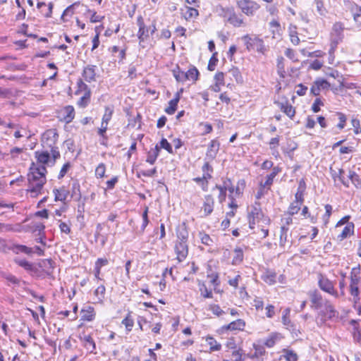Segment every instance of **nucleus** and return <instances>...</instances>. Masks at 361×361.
Segmentation results:
<instances>
[{
	"label": "nucleus",
	"instance_id": "42",
	"mask_svg": "<svg viewBox=\"0 0 361 361\" xmlns=\"http://www.w3.org/2000/svg\"><path fill=\"white\" fill-rule=\"evenodd\" d=\"M303 202H300L298 201L294 200L288 208V213L290 215H294L295 214H298L299 210L300 209V207Z\"/></svg>",
	"mask_w": 361,
	"mask_h": 361
},
{
	"label": "nucleus",
	"instance_id": "5",
	"mask_svg": "<svg viewBox=\"0 0 361 361\" xmlns=\"http://www.w3.org/2000/svg\"><path fill=\"white\" fill-rule=\"evenodd\" d=\"M317 281L318 286L322 291L336 298H338V293L335 288L334 283L329 280L325 275L322 273H318Z\"/></svg>",
	"mask_w": 361,
	"mask_h": 361
},
{
	"label": "nucleus",
	"instance_id": "53",
	"mask_svg": "<svg viewBox=\"0 0 361 361\" xmlns=\"http://www.w3.org/2000/svg\"><path fill=\"white\" fill-rule=\"evenodd\" d=\"M348 178L351 180L352 183L356 186L358 187L361 185V180L360 179L359 176L354 171H350Z\"/></svg>",
	"mask_w": 361,
	"mask_h": 361
},
{
	"label": "nucleus",
	"instance_id": "39",
	"mask_svg": "<svg viewBox=\"0 0 361 361\" xmlns=\"http://www.w3.org/2000/svg\"><path fill=\"white\" fill-rule=\"evenodd\" d=\"M296 29L297 27L295 25H290L289 27V35L290 37V41L295 45H298L300 42V39L298 36Z\"/></svg>",
	"mask_w": 361,
	"mask_h": 361
},
{
	"label": "nucleus",
	"instance_id": "55",
	"mask_svg": "<svg viewBox=\"0 0 361 361\" xmlns=\"http://www.w3.org/2000/svg\"><path fill=\"white\" fill-rule=\"evenodd\" d=\"M336 115L338 116V118L339 120V123H338L337 127L340 130H342L344 128V127L345 126L347 118H346L345 115L341 112H337Z\"/></svg>",
	"mask_w": 361,
	"mask_h": 361
},
{
	"label": "nucleus",
	"instance_id": "50",
	"mask_svg": "<svg viewBox=\"0 0 361 361\" xmlns=\"http://www.w3.org/2000/svg\"><path fill=\"white\" fill-rule=\"evenodd\" d=\"M209 310H210L214 315L220 317L225 314V312L218 305H210L209 306Z\"/></svg>",
	"mask_w": 361,
	"mask_h": 361
},
{
	"label": "nucleus",
	"instance_id": "40",
	"mask_svg": "<svg viewBox=\"0 0 361 361\" xmlns=\"http://www.w3.org/2000/svg\"><path fill=\"white\" fill-rule=\"evenodd\" d=\"M203 172V178H212V173L213 172L212 166L209 164L208 161L205 162L202 168Z\"/></svg>",
	"mask_w": 361,
	"mask_h": 361
},
{
	"label": "nucleus",
	"instance_id": "34",
	"mask_svg": "<svg viewBox=\"0 0 361 361\" xmlns=\"http://www.w3.org/2000/svg\"><path fill=\"white\" fill-rule=\"evenodd\" d=\"M183 17L186 20L191 18H195L199 16V12L196 8L186 6L185 12L183 13Z\"/></svg>",
	"mask_w": 361,
	"mask_h": 361
},
{
	"label": "nucleus",
	"instance_id": "20",
	"mask_svg": "<svg viewBox=\"0 0 361 361\" xmlns=\"http://www.w3.org/2000/svg\"><path fill=\"white\" fill-rule=\"evenodd\" d=\"M61 114L62 115V120L66 123H71L75 118V109L72 106H65L62 109Z\"/></svg>",
	"mask_w": 361,
	"mask_h": 361
},
{
	"label": "nucleus",
	"instance_id": "38",
	"mask_svg": "<svg viewBox=\"0 0 361 361\" xmlns=\"http://www.w3.org/2000/svg\"><path fill=\"white\" fill-rule=\"evenodd\" d=\"M314 4L318 14L322 17H325L328 13L324 5L322 0H314Z\"/></svg>",
	"mask_w": 361,
	"mask_h": 361
},
{
	"label": "nucleus",
	"instance_id": "52",
	"mask_svg": "<svg viewBox=\"0 0 361 361\" xmlns=\"http://www.w3.org/2000/svg\"><path fill=\"white\" fill-rule=\"evenodd\" d=\"M106 172V166L104 164H99L95 169V176L98 178H102L104 176Z\"/></svg>",
	"mask_w": 361,
	"mask_h": 361
},
{
	"label": "nucleus",
	"instance_id": "30",
	"mask_svg": "<svg viewBox=\"0 0 361 361\" xmlns=\"http://www.w3.org/2000/svg\"><path fill=\"white\" fill-rule=\"evenodd\" d=\"M243 260V251L240 247H236L233 252L232 264H240Z\"/></svg>",
	"mask_w": 361,
	"mask_h": 361
},
{
	"label": "nucleus",
	"instance_id": "19",
	"mask_svg": "<svg viewBox=\"0 0 361 361\" xmlns=\"http://www.w3.org/2000/svg\"><path fill=\"white\" fill-rule=\"evenodd\" d=\"M261 279L269 285H274L276 282V273L271 269H266L262 272Z\"/></svg>",
	"mask_w": 361,
	"mask_h": 361
},
{
	"label": "nucleus",
	"instance_id": "58",
	"mask_svg": "<svg viewBox=\"0 0 361 361\" xmlns=\"http://www.w3.org/2000/svg\"><path fill=\"white\" fill-rule=\"evenodd\" d=\"M188 233V231L185 229H182L181 231H179L177 233L178 237V242H184L187 243Z\"/></svg>",
	"mask_w": 361,
	"mask_h": 361
},
{
	"label": "nucleus",
	"instance_id": "4",
	"mask_svg": "<svg viewBox=\"0 0 361 361\" xmlns=\"http://www.w3.org/2000/svg\"><path fill=\"white\" fill-rule=\"evenodd\" d=\"M248 51L256 50L257 52L264 54L266 48L262 39L257 36L245 35L242 37Z\"/></svg>",
	"mask_w": 361,
	"mask_h": 361
},
{
	"label": "nucleus",
	"instance_id": "11",
	"mask_svg": "<svg viewBox=\"0 0 361 361\" xmlns=\"http://www.w3.org/2000/svg\"><path fill=\"white\" fill-rule=\"evenodd\" d=\"M330 87L329 82L322 78H318L312 85L310 93L314 96L319 95L322 90H328Z\"/></svg>",
	"mask_w": 361,
	"mask_h": 361
},
{
	"label": "nucleus",
	"instance_id": "45",
	"mask_svg": "<svg viewBox=\"0 0 361 361\" xmlns=\"http://www.w3.org/2000/svg\"><path fill=\"white\" fill-rule=\"evenodd\" d=\"M269 26L273 34V37H276V35H280V24L277 20H273L269 23Z\"/></svg>",
	"mask_w": 361,
	"mask_h": 361
},
{
	"label": "nucleus",
	"instance_id": "61",
	"mask_svg": "<svg viewBox=\"0 0 361 361\" xmlns=\"http://www.w3.org/2000/svg\"><path fill=\"white\" fill-rule=\"evenodd\" d=\"M215 83L217 85H224V74L222 72H218L215 74L214 78Z\"/></svg>",
	"mask_w": 361,
	"mask_h": 361
},
{
	"label": "nucleus",
	"instance_id": "44",
	"mask_svg": "<svg viewBox=\"0 0 361 361\" xmlns=\"http://www.w3.org/2000/svg\"><path fill=\"white\" fill-rule=\"evenodd\" d=\"M91 96V92H87L84 95L78 100V105L80 107L84 108L87 106L90 102Z\"/></svg>",
	"mask_w": 361,
	"mask_h": 361
},
{
	"label": "nucleus",
	"instance_id": "57",
	"mask_svg": "<svg viewBox=\"0 0 361 361\" xmlns=\"http://www.w3.org/2000/svg\"><path fill=\"white\" fill-rule=\"evenodd\" d=\"M173 75L178 82H184V71H180L178 67L173 71Z\"/></svg>",
	"mask_w": 361,
	"mask_h": 361
},
{
	"label": "nucleus",
	"instance_id": "18",
	"mask_svg": "<svg viewBox=\"0 0 361 361\" xmlns=\"http://www.w3.org/2000/svg\"><path fill=\"white\" fill-rule=\"evenodd\" d=\"M80 340L83 343V345L85 349L89 351L90 353L96 355V344L92 337L90 335H85Z\"/></svg>",
	"mask_w": 361,
	"mask_h": 361
},
{
	"label": "nucleus",
	"instance_id": "15",
	"mask_svg": "<svg viewBox=\"0 0 361 361\" xmlns=\"http://www.w3.org/2000/svg\"><path fill=\"white\" fill-rule=\"evenodd\" d=\"M96 66L88 65L84 68L82 77L87 82L95 81L96 80Z\"/></svg>",
	"mask_w": 361,
	"mask_h": 361
},
{
	"label": "nucleus",
	"instance_id": "3",
	"mask_svg": "<svg viewBox=\"0 0 361 361\" xmlns=\"http://www.w3.org/2000/svg\"><path fill=\"white\" fill-rule=\"evenodd\" d=\"M339 313L329 300H325L324 308L321 310L316 318L319 325H323L327 320L338 318Z\"/></svg>",
	"mask_w": 361,
	"mask_h": 361
},
{
	"label": "nucleus",
	"instance_id": "64",
	"mask_svg": "<svg viewBox=\"0 0 361 361\" xmlns=\"http://www.w3.org/2000/svg\"><path fill=\"white\" fill-rule=\"evenodd\" d=\"M232 358L233 361H243L240 350H235L232 352Z\"/></svg>",
	"mask_w": 361,
	"mask_h": 361
},
{
	"label": "nucleus",
	"instance_id": "46",
	"mask_svg": "<svg viewBox=\"0 0 361 361\" xmlns=\"http://www.w3.org/2000/svg\"><path fill=\"white\" fill-rule=\"evenodd\" d=\"M325 214L323 215L322 219L325 226L329 224V218L332 213V206L330 204L325 205Z\"/></svg>",
	"mask_w": 361,
	"mask_h": 361
},
{
	"label": "nucleus",
	"instance_id": "17",
	"mask_svg": "<svg viewBox=\"0 0 361 361\" xmlns=\"http://www.w3.org/2000/svg\"><path fill=\"white\" fill-rule=\"evenodd\" d=\"M288 227H286L285 225H282L281 227V233H280V239H279V245L282 247H286L288 244V247L291 245L290 236L288 235Z\"/></svg>",
	"mask_w": 361,
	"mask_h": 361
},
{
	"label": "nucleus",
	"instance_id": "7",
	"mask_svg": "<svg viewBox=\"0 0 361 361\" xmlns=\"http://www.w3.org/2000/svg\"><path fill=\"white\" fill-rule=\"evenodd\" d=\"M237 4L241 11L248 16H254L260 8L257 2L251 0H240Z\"/></svg>",
	"mask_w": 361,
	"mask_h": 361
},
{
	"label": "nucleus",
	"instance_id": "8",
	"mask_svg": "<svg viewBox=\"0 0 361 361\" xmlns=\"http://www.w3.org/2000/svg\"><path fill=\"white\" fill-rule=\"evenodd\" d=\"M223 16L234 27H240L243 24V20L238 16L232 8H222Z\"/></svg>",
	"mask_w": 361,
	"mask_h": 361
},
{
	"label": "nucleus",
	"instance_id": "9",
	"mask_svg": "<svg viewBox=\"0 0 361 361\" xmlns=\"http://www.w3.org/2000/svg\"><path fill=\"white\" fill-rule=\"evenodd\" d=\"M344 25L341 22H336L331 29V40L333 43L338 44L343 39Z\"/></svg>",
	"mask_w": 361,
	"mask_h": 361
},
{
	"label": "nucleus",
	"instance_id": "13",
	"mask_svg": "<svg viewBox=\"0 0 361 361\" xmlns=\"http://www.w3.org/2000/svg\"><path fill=\"white\" fill-rule=\"evenodd\" d=\"M137 24L139 27L137 37L140 40V43H141L145 42V40L149 37V29L145 25L142 16H139L137 17Z\"/></svg>",
	"mask_w": 361,
	"mask_h": 361
},
{
	"label": "nucleus",
	"instance_id": "22",
	"mask_svg": "<svg viewBox=\"0 0 361 361\" xmlns=\"http://www.w3.org/2000/svg\"><path fill=\"white\" fill-rule=\"evenodd\" d=\"M360 281V278L356 274H351L350 275V292L351 295H357V293L360 292L358 285Z\"/></svg>",
	"mask_w": 361,
	"mask_h": 361
},
{
	"label": "nucleus",
	"instance_id": "12",
	"mask_svg": "<svg viewBox=\"0 0 361 361\" xmlns=\"http://www.w3.org/2000/svg\"><path fill=\"white\" fill-rule=\"evenodd\" d=\"M175 252L176 254V259L178 262H183L188 254V248L187 243L176 242L175 245Z\"/></svg>",
	"mask_w": 361,
	"mask_h": 361
},
{
	"label": "nucleus",
	"instance_id": "1",
	"mask_svg": "<svg viewBox=\"0 0 361 361\" xmlns=\"http://www.w3.org/2000/svg\"><path fill=\"white\" fill-rule=\"evenodd\" d=\"M35 157L37 159V163L32 162L30 171L27 174L28 187L26 190L27 193H30V197H36L42 193V190L47 182L46 173L47 172L45 165L51 163L54 164L51 153L47 150L36 151Z\"/></svg>",
	"mask_w": 361,
	"mask_h": 361
},
{
	"label": "nucleus",
	"instance_id": "14",
	"mask_svg": "<svg viewBox=\"0 0 361 361\" xmlns=\"http://www.w3.org/2000/svg\"><path fill=\"white\" fill-rule=\"evenodd\" d=\"M310 301L312 302L311 307L314 310H319L323 305V297L317 290H313L308 292Z\"/></svg>",
	"mask_w": 361,
	"mask_h": 361
},
{
	"label": "nucleus",
	"instance_id": "51",
	"mask_svg": "<svg viewBox=\"0 0 361 361\" xmlns=\"http://www.w3.org/2000/svg\"><path fill=\"white\" fill-rule=\"evenodd\" d=\"M215 188L219 190V202H224L226 197V190H227L226 185H225L224 186H221V185H216Z\"/></svg>",
	"mask_w": 361,
	"mask_h": 361
},
{
	"label": "nucleus",
	"instance_id": "36",
	"mask_svg": "<svg viewBox=\"0 0 361 361\" xmlns=\"http://www.w3.org/2000/svg\"><path fill=\"white\" fill-rule=\"evenodd\" d=\"M114 109L111 106H106L104 114L102 118V123L108 125L112 118Z\"/></svg>",
	"mask_w": 361,
	"mask_h": 361
},
{
	"label": "nucleus",
	"instance_id": "62",
	"mask_svg": "<svg viewBox=\"0 0 361 361\" xmlns=\"http://www.w3.org/2000/svg\"><path fill=\"white\" fill-rule=\"evenodd\" d=\"M252 305L255 307V309L259 310H262L264 307V302L262 298H255L253 300Z\"/></svg>",
	"mask_w": 361,
	"mask_h": 361
},
{
	"label": "nucleus",
	"instance_id": "33",
	"mask_svg": "<svg viewBox=\"0 0 361 361\" xmlns=\"http://www.w3.org/2000/svg\"><path fill=\"white\" fill-rule=\"evenodd\" d=\"M281 110L286 114L289 118H293L295 116V111L292 105L288 102L281 104Z\"/></svg>",
	"mask_w": 361,
	"mask_h": 361
},
{
	"label": "nucleus",
	"instance_id": "47",
	"mask_svg": "<svg viewBox=\"0 0 361 361\" xmlns=\"http://www.w3.org/2000/svg\"><path fill=\"white\" fill-rule=\"evenodd\" d=\"M279 338V334H272L269 336V337H268L265 342H264V344L266 346H267L268 348H271L273 347L275 343H276V340Z\"/></svg>",
	"mask_w": 361,
	"mask_h": 361
},
{
	"label": "nucleus",
	"instance_id": "21",
	"mask_svg": "<svg viewBox=\"0 0 361 361\" xmlns=\"http://www.w3.org/2000/svg\"><path fill=\"white\" fill-rule=\"evenodd\" d=\"M245 326V322L243 319H237L222 327L223 330L243 331Z\"/></svg>",
	"mask_w": 361,
	"mask_h": 361
},
{
	"label": "nucleus",
	"instance_id": "26",
	"mask_svg": "<svg viewBox=\"0 0 361 361\" xmlns=\"http://www.w3.org/2000/svg\"><path fill=\"white\" fill-rule=\"evenodd\" d=\"M306 189V184L303 179L300 180L298 183V188L295 195V200L300 202H304V192Z\"/></svg>",
	"mask_w": 361,
	"mask_h": 361
},
{
	"label": "nucleus",
	"instance_id": "28",
	"mask_svg": "<svg viewBox=\"0 0 361 361\" xmlns=\"http://www.w3.org/2000/svg\"><path fill=\"white\" fill-rule=\"evenodd\" d=\"M354 224L348 223L343 229L342 232L338 235V240H343L353 233Z\"/></svg>",
	"mask_w": 361,
	"mask_h": 361
},
{
	"label": "nucleus",
	"instance_id": "29",
	"mask_svg": "<svg viewBox=\"0 0 361 361\" xmlns=\"http://www.w3.org/2000/svg\"><path fill=\"white\" fill-rule=\"evenodd\" d=\"M282 353L281 357L285 359L286 361L298 360V355L293 350L284 348L282 350Z\"/></svg>",
	"mask_w": 361,
	"mask_h": 361
},
{
	"label": "nucleus",
	"instance_id": "32",
	"mask_svg": "<svg viewBox=\"0 0 361 361\" xmlns=\"http://www.w3.org/2000/svg\"><path fill=\"white\" fill-rule=\"evenodd\" d=\"M331 176L335 180L338 178L345 186L348 187V182L345 180L343 176L344 171L342 169H339L338 171L331 169Z\"/></svg>",
	"mask_w": 361,
	"mask_h": 361
},
{
	"label": "nucleus",
	"instance_id": "63",
	"mask_svg": "<svg viewBox=\"0 0 361 361\" xmlns=\"http://www.w3.org/2000/svg\"><path fill=\"white\" fill-rule=\"evenodd\" d=\"M78 92H85V93H87V92H90L88 86L82 80H79L78 81Z\"/></svg>",
	"mask_w": 361,
	"mask_h": 361
},
{
	"label": "nucleus",
	"instance_id": "27",
	"mask_svg": "<svg viewBox=\"0 0 361 361\" xmlns=\"http://www.w3.org/2000/svg\"><path fill=\"white\" fill-rule=\"evenodd\" d=\"M180 100V93L177 92L175 97L170 100L169 102V106L166 108L165 111L169 115H172L175 113L177 109L178 103Z\"/></svg>",
	"mask_w": 361,
	"mask_h": 361
},
{
	"label": "nucleus",
	"instance_id": "25",
	"mask_svg": "<svg viewBox=\"0 0 361 361\" xmlns=\"http://www.w3.org/2000/svg\"><path fill=\"white\" fill-rule=\"evenodd\" d=\"M53 192L55 197V201L65 202L69 195V192L65 187H61L59 189L54 188Z\"/></svg>",
	"mask_w": 361,
	"mask_h": 361
},
{
	"label": "nucleus",
	"instance_id": "48",
	"mask_svg": "<svg viewBox=\"0 0 361 361\" xmlns=\"http://www.w3.org/2000/svg\"><path fill=\"white\" fill-rule=\"evenodd\" d=\"M283 61L284 59L281 56L277 59L278 73L281 77H284V75L286 73Z\"/></svg>",
	"mask_w": 361,
	"mask_h": 361
},
{
	"label": "nucleus",
	"instance_id": "6",
	"mask_svg": "<svg viewBox=\"0 0 361 361\" xmlns=\"http://www.w3.org/2000/svg\"><path fill=\"white\" fill-rule=\"evenodd\" d=\"M78 7H81L82 8V11H85V14H90V22L91 23H97V22H100L102 21L104 16H99V15H97V13L94 11H92L90 9H89L85 5H80V4L79 2H76V3H74L72 5L69 6L63 12V15H62V18L64 16H66V15H71L73 14V11L78 8Z\"/></svg>",
	"mask_w": 361,
	"mask_h": 361
},
{
	"label": "nucleus",
	"instance_id": "49",
	"mask_svg": "<svg viewBox=\"0 0 361 361\" xmlns=\"http://www.w3.org/2000/svg\"><path fill=\"white\" fill-rule=\"evenodd\" d=\"M208 180L209 178H203V176L202 177H197L193 178V180L195 183L200 184L202 189L204 191H207L208 190Z\"/></svg>",
	"mask_w": 361,
	"mask_h": 361
},
{
	"label": "nucleus",
	"instance_id": "60",
	"mask_svg": "<svg viewBox=\"0 0 361 361\" xmlns=\"http://www.w3.org/2000/svg\"><path fill=\"white\" fill-rule=\"evenodd\" d=\"M324 105V103L321 100L320 98H317L312 106V110L313 111V112L314 113H317L320 111V106H323Z\"/></svg>",
	"mask_w": 361,
	"mask_h": 361
},
{
	"label": "nucleus",
	"instance_id": "59",
	"mask_svg": "<svg viewBox=\"0 0 361 361\" xmlns=\"http://www.w3.org/2000/svg\"><path fill=\"white\" fill-rule=\"evenodd\" d=\"M160 147L166 149L170 154L173 153V149L171 144L165 138L161 139L160 142Z\"/></svg>",
	"mask_w": 361,
	"mask_h": 361
},
{
	"label": "nucleus",
	"instance_id": "31",
	"mask_svg": "<svg viewBox=\"0 0 361 361\" xmlns=\"http://www.w3.org/2000/svg\"><path fill=\"white\" fill-rule=\"evenodd\" d=\"M350 11L353 14L355 22L361 25V6L353 4L351 5Z\"/></svg>",
	"mask_w": 361,
	"mask_h": 361
},
{
	"label": "nucleus",
	"instance_id": "37",
	"mask_svg": "<svg viewBox=\"0 0 361 361\" xmlns=\"http://www.w3.org/2000/svg\"><path fill=\"white\" fill-rule=\"evenodd\" d=\"M206 341L207 344L209 345V348L211 351H218L221 349V345L219 344L213 337L207 336Z\"/></svg>",
	"mask_w": 361,
	"mask_h": 361
},
{
	"label": "nucleus",
	"instance_id": "41",
	"mask_svg": "<svg viewBox=\"0 0 361 361\" xmlns=\"http://www.w3.org/2000/svg\"><path fill=\"white\" fill-rule=\"evenodd\" d=\"M106 288L104 286L101 285L97 288L94 290V295L97 299V301L102 302L104 298Z\"/></svg>",
	"mask_w": 361,
	"mask_h": 361
},
{
	"label": "nucleus",
	"instance_id": "2",
	"mask_svg": "<svg viewBox=\"0 0 361 361\" xmlns=\"http://www.w3.org/2000/svg\"><path fill=\"white\" fill-rule=\"evenodd\" d=\"M59 134L55 128L46 130L42 136V145L44 149H50L54 162L60 157L59 148L56 146Z\"/></svg>",
	"mask_w": 361,
	"mask_h": 361
},
{
	"label": "nucleus",
	"instance_id": "56",
	"mask_svg": "<svg viewBox=\"0 0 361 361\" xmlns=\"http://www.w3.org/2000/svg\"><path fill=\"white\" fill-rule=\"evenodd\" d=\"M189 80L196 81L199 76V71L195 67L190 68L188 71Z\"/></svg>",
	"mask_w": 361,
	"mask_h": 361
},
{
	"label": "nucleus",
	"instance_id": "10",
	"mask_svg": "<svg viewBox=\"0 0 361 361\" xmlns=\"http://www.w3.org/2000/svg\"><path fill=\"white\" fill-rule=\"evenodd\" d=\"M263 216L260 205L259 203L255 204L252 207L251 210L248 212V219L250 228H253V226L259 221Z\"/></svg>",
	"mask_w": 361,
	"mask_h": 361
},
{
	"label": "nucleus",
	"instance_id": "16",
	"mask_svg": "<svg viewBox=\"0 0 361 361\" xmlns=\"http://www.w3.org/2000/svg\"><path fill=\"white\" fill-rule=\"evenodd\" d=\"M219 146L220 144L217 140H212L211 142L209 143V145L206 153V159L209 160L214 159L219 152Z\"/></svg>",
	"mask_w": 361,
	"mask_h": 361
},
{
	"label": "nucleus",
	"instance_id": "35",
	"mask_svg": "<svg viewBox=\"0 0 361 361\" xmlns=\"http://www.w3.org/2000/svg\"><path fill=\"white\" fill-rule=\"evenodd\" d=\"M207 277L210 279L209 283L214 287V290H216L217 287L220 285V280L218 273L214 271L207 273Z\"/></svg>",
	"mask_w": 361,
	"mask_h": 361
},
{
	"label": "nucleus",
	"instance_id": "54",
	"mask_svg": "<svg viewBox=\"0 0 361 361\" xmlns=\"http://www.w3.org/2000/svg\"><path fill=\"white\" fill-rule=\"evenodd\" d=\"M290 310L288 308L286 309L283 312L282 316V323L287 328L291 325V322L289 318Z\"/></svg>",
	"mask_w": 361,
	"mask_h": 361
},
{
	"label": "nucleus",
	"instance_id": "24",
	"mask_svg": "<svg viewBox=\"0 0 361 361\" xmlns=\"http://www.w3.org/2000/svg\"><path fill=\"white\" fill-rule=\"evenodd\" d=\"M95 312L94 307L87 306L81 310V319L83 321L90 322L94 319Z\"/></svg>",
	"mask_w": 361,
	"mask_h": 361
},
{
	"label": "nucleus",
	"instance_id": "43",
	"mask_svg": "<svg viewBox=\"0 0 361 361\" xmlns=\"http://www.w3.org/2000/svg\"><path fill=\"white\" fill-rule=\"evenodd\" d=\"M122 324L125 325L126 331L130 332L134 325V320L130 316V313H128L127 316L123 319Z\"/></svg>",
	"mask_w": 361,
	"mask_h": 361
},
{
	"label": "nucleus",
	"instance_id": "23",
	"mask_svg": "<svg viewBox=\"0 0 361 361\" xmlns=\"http://www.w3.org/2000/svg\"><path fill=\"white\" fill-rule=\"evenodd\" d=\"M214 201L212 195H208L204 197V202L202 206L204 215L208 216L213 212Z\"/></svg>",
	"mask_w": 361,
	"mask_h": 361
}]
</instances>
